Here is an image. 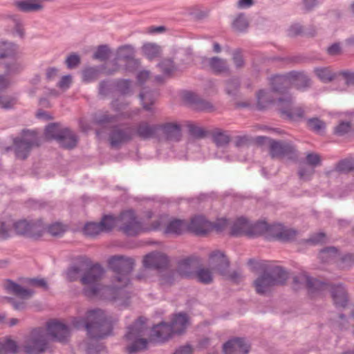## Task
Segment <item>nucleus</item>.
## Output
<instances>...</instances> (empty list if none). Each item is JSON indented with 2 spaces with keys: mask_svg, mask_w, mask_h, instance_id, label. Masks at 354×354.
<instances>
[{
  "mask_svg": "<svg viewBox=\"0 0 354 354\" xmlns=\"http://www.w3.org/2000/svg\"><path fill=\"white\" fill-rule=\"evenodd\" d=\"M178 275L186 278H190L194 275L193 259L187 258L180 261L176 271H166L161 276L160 283L162 286H170L174 283Z\"/></svg>",
  "mask_w": 354,
  "mask_h": 354,
  "instance_id": "nucleus-10",
  "label": "nucleus"
},
{
  "mask_svg": "<svg viewBox=\"0 0 354 354\" xmlns=\"http://www.w3.org/2000/svg\"><path fill=\"white\" fill-rule=\"evenodd\" d=\"M338 255V251L335 247H330L323 249L319 254L322 260H327L328 259H333Z\"/></svg>",
  "mask_w": 354,
  "mask_h": 354,
  "instance_id": "nucleus-46",
  "label": "nucleus"
},
{
  "mask_svg": "<svg viewBox=\"0 0 354 354\" xmlns=\"http://www.w3.org/2000/svg\"><path fill=\"white\" fill-rule=\"evenodd\" d=\"M15 150L17 158L25 159L28 157L31 148L39 145L37 133L35 131L24 130L21 138L14 140Z\"/></svg>",
  "mask_w": 354,
  "mask_h": 354,
  "instance_id": "nucleus-12",
  "label": "nucleus"
},
{
  "mask_svg": "<svg viewBox=\"0 0 354 354\" xmlns=\"http://www.w3.org/2000/svg\"><path fill=\"white\" fill-rule=\"evenodd\" d=\"M248 26L245 17L243 15H239L233 21V28L237 31L245 30Z\"/></svg>",
  "mask_w": 354,
  "mask_h": 354,
  "instance_id": "nucleus-45",
  "label": "nucleus"
},
{
  "mask_svg": "<svg viewBox=\"0 0 354 354\" xmlns=\"http://www.w3.org/2000/svg\"><path fill=\"white\" fill-rule=\"evenodd\" d=\"M45 137L47 139H54L66 149L73 148L77 142L75 134L68 128H62L59 124L52 123L48 124L45 130Z\"/></svg>",
  "mask_w": 354,
  "mask_h": 354,
  "instance_id": "nucleus-9",
  "label": "nucleus"
},
{
  "mask_svg": "<svg viewBox=\"0 0 354 354\" xmlns=\"http://www.w3.org/2000/svg\"><path fill=\"white\" fill-rule=\"evenodd\" d=\"M131 84L129 80H120L117 82V89L122 95L128 94L131 91Z\"/></svg>",
  "mask_w": 354,
  "mask_h": 354,
  "instance_id": "nucleus-50",
  "label": "nucleus"
},
{
  "mask_svg": "<svg viewBox=\"0 0 354 354\" xmlns=\"http://www.w3.org/2000/svg\"><path fill=\"white\" fill-rule=\"evenodd\" d=\"M209 264L212 270L218 272L222 275H225L227 272L230 262L223 252L216 250L212 252L209 256Z\"/></svg>",
  "mask_w": 354,
  "mask_h": 354,
  "instance_id": "nucleus-16",
  "label": "nucleus"
},
{
  "mask_svg": "<svg viewBox=\"0 0 354 354\" xmlns=\"http://www.w3.org/2000/svg\"><path fill=\"white\" fill-rule=\"evenodd\" d=\"M140 99L142 102L143 108L151 111L153 110L152 105L154 102V98L152 93L151 92H141L140 94Z\"/></svg>",
  "mask_w": 354,
  "mask_h": 354,
  "instance_id": "nucleus-39",
  "label": "nucleus"
},
{
  "mask_svg": "<svg viewBox=\"0 0 354 354\" xmlns=\"http://www.w3.org/2000/svg\"><path fill=\"white\" fill-rule=\"evenodd\" d=\"M330 292L335 306L340 307L346 306L348 298L346 291L342 284L331 286Z\"/></svg>",
  "mask_w": 354,
  "mask_h": 354,
  "instance_id": "nucleus-26",
  "label": "nucleus"
},
{
  "mask_svg": "<svg viewBox=\"0 0 354 354\" xmlns=\"http://www.w3.org/2000/svg\"><path fill=\"white\" fill-rule=\"evenodd\" d=\"M242 222L245 223H250L245 218L240 217L236 220V221L234 223L232 230H231V234L233 236H239V235H246L248 236V232L245 231H240L239 232H235V230H241L243 228H244V225L242 223Z\"/></svg>",
  "mask_w": 354,
  "mask_h": 354,
  "instance_id": "nucleus-42",
  "label": "nucleus"
},
{
  "mask_svg": "<svg viewBox=\"0 0 354 354\" xmlns=\"http://www.w3.org/2000/svg\"><path fill=\"white\" fill-rule=\"evenodd\" d=\"M188 317L185 313H178L175 315L171 321V326L174 334L183 333L188 325Z\"/></svg>",
  "mask_w": 354,
  "mask_h": 354,
  "instance_id": "nucleus-27",
  "label": "nucleus"
},
{
  "mask_svg": "<svg viewBox=\"0 0 354 354\" xmlns=\"http://www.w3.org/2000/svg\"><path fill=\"white\" fill-rule=\"evenodd\" d=\"M250 350V345L243 338L230 339L223 346L224 354H247Z\"/></svg>",
  "mask_w": 354,
  "mask_h": 354,
  "instance_id": "nucleus-18",
  "label": "nucleus"
},
{
  "mask_svg": "<svg viewBox=\"0 0 354 354\" xmlns=\"http://www.w3.org/2000/svg\"><path fill=\"white\" fill-rule=\"evenodd\" d=\"M211 136L217 147H225L230 141V136L227 132L220 129H214Z\"/></svg>",
  "mask_w": 354,
  "mask_h": 354,
  "instance_id": "nucleus-31",
  "label": "nucleus"
},
{
  "mask_svg": "<svg viewBox=\"0 0 354 354\" xmlns=\"http://www.w3.org/2000/svg\"><path fill=\"white\" fill-rule=\"evenodd\" d=\"M159 131L162 136L169 141L178 142L182 137V129L180 124L177 122H167L159 124Z\"/></svg>",
  "mask_w": 354,
  "mask_h": 354,
  "instance_id": "nucleus-19",
  "label": "nucleus"
},
{
  "mask_svg": "<svg viewBox=\"0 0 354 354\" xmlns=\"http://www.w3.org/2000/svg\"><path fill=\"white\" fill-rule=\"evenodd\" d=\"M133 134V130L130 128L121 129L119 127H115L109 134L110 144L112 147L118 148L131 140Z\"/></svg>",
  "mask_w": 354,
  "mask_h": 354,
  "instance_id": "nucleus-15",
  "label": "nucleus"
},
{
  "mask_svg": "<svg viewBox=\"0 0 354 354\" xmlns=\"http://www.w3.org/2000/svg\"><path fill=\"white\" fill-rule=\"evenodd\" d=\"M109 49L106 45L100 46L93 55V57L101 61H104L109 57Z\"/></svg>",
  "mask_w": 354,
  "mask_h": 354,
  "instance_id": "nucleus-49",
  "label": "nucleus"
},
{
  "mask_svg": "<svg viewBox=\"0 0 354 354\" xmlns=\"http://www.w3.org/2000/svg\"><path fill=\"white\" fill-rule=\"evenodd\" d=\"M272 90H260L257 95V108L263 110L273 103H277L281 115L291 120H297L304 116V109L294 106L292 96L288 89L294 86L298 89L306 88L309 84L308 77L303 73L291 71L286 75H277L270 80Z\"/></svg>",
  "mask_w": 354,
  "mask_h": 354,
  "instance_id": "nucleus-2",
  "label": "nucleus"
},
{
  "mask_svg": "<svg viewBox=\"0 0 354 354\" xmlns=\"http://www.w3.org/2000/svg\"><path fill=\"white\" fill-rule=\"evenodd\" d=\"M4 287L8 292L12 293L21 299H28L34 293L33 291L29 289H26L10 280H8L6 282Z\"/></svg>",
  "mask_w": 354,
  "mask_h": 354,
  "instance_id": "nucleus-28",
  "label": "nucleus"
},
{
  "mask_svg": "<svg viewBox=\"0 0 354 354\" xmlns=\"http://www.w3.org/2000/svg\"><path fill=\"white\" fill-rule=\"evenodd\" d=\"M70 335L68 326L58 320H50L46 323V328H33L24 342V351L26 354H41L45 352L50 341L65 342Z\"/></svg>",
  "mask_w": 354,
  "mask_h": 354,
  "instance_id": "nucleus-3",
  "label": "nucleus"
},
{
  "mask_svg": "<svg viewBox=\"0 0 354 354\" xmlns=\"http://www.w3.org/2000/svg\"><path fill=\"white\" fill-rule=\"evenodd\" d=\"M17 50V47L13 43L6 41L0 43V58L13 59Z\"/></svg>",
  "mask_w": 354,
  "mask_h": 354,
  "instance_id": "nucleus-32",
  "label": "nucleus"
},
{
  "mask_svg": "<svg viewBox=\"0 0 354 354\" xmlns=\"http://www.w3.org/2000/svg\"><path fill=\"white\" fill-rule=\"evenodd\" d=\"M288 278V273L280 267H276L270 272H264L254 281L256 291L259 295L269 292L277 284H283Z\"/></svg>",
  "mask_w": 354,
  "mask_h": 354,
  "instance_id": "nucleus-8",
  "label": "nucleus"
},
{
  "mask_svg": "<svg viewBox=\"0 0 354 354\" xmlns=\"http://www.w3.org/2000/svg\"><path fill=\"white\" fill-rule=\"evenodd\" d=\"M115 120V117L109 116L107 113H104L102 115L95 118V122L99 124H104L109 123Z\"/></svg>",
  "mask_w": 354,
  "mask_h": 354,
  "instance_id": "nucleus-60",
  "label": "nucleus"
},
{
  "mask_svg": "<svg viewBox=\"0 0 354 354\" xmlns=\"http://www.w3.org/2000/svg\"><path fill=\"white\" fill-rule=\"evenodd\" d=\"M228 224V221L226 218H221L212 223V230L214 229L217 232L223 231Z\"/></svg>",
  "mask_w": 354,
  "mask_h": 354,
  "instance_id": "nucleus-58",
  "label": "nucleus"
},
{
  "mask_svg": "<svg viewBox=\"0 0 354 354\" xmlns=\"http://www.w3.org/2000/svg\"><path fill=\"white\" fill-rule=\"evenodd\" d=\"M168 263L169 260L165 254L156 251L150 252L143 257L142 264L145 269L138 274L137 277L142 279L145 278L147 269L160 270L166 268Z\"/></svg>",
  "mask_w": 354,
  "mask_h": 354,
  "instance_id": "nucleus-13",
  "label": "nucleus"
},
{
  "mask_svg": "<svg viewBox=\"0 0 354 354\" xmlns=\"http://www.w3.org/2000/svg\"><path fill=\"white\" fill-rule=\"evenodd\" d=\"M239 86V80L236 78H233L227 82L226 91L227 94L230 95H235L238 88Z\"/></svg>",
  "mask_w": 354,
  "mask_h": 354,
  "instance_id": "nucleus-51",
  "label": "nucleus"
},
{
  "mask_svg": "<svg viewBox=\"0 0 354 354\" xmlns=\"http://www.w3.org/2000/svg\"><path fill=\"white\" fill-rule=\"evenodd\" d=\"M120 221L122 222L121 229L127 236L160 230L165 225L163 232L166 234L180 235L187 230V223L185 221L176 218L169 220L167 215L160 216L151 225L146 226L137 219L134 211L131 209L126 210L121 216Z\"/></svg>",
  "mask_w": 354,
  "mask_h": 354,
  "instance_id": "nucleus-4",
  "label": "nucleus"
},
{
  "mask_svg": "<svg viewBox=\"0 0 354 354\" xmlns=\"http://www.w3.org/2000/svg\"><path fill=\"white\" fill-rule=\"evenodd\" d=\"M351 129V124L348 122H340L335 129V133L338 136H343Z\"/></svg>",
  "mask_w": 354,
  "mask_h": 354,
  "instance_id": "nucleus-55",
  "label": "nucleus"
},
{
  "mask_svg": "<svg viewBox=\"0 0 354 354\" xmlns=\"http://www.w3.org/2000/svg\"><path fill=\"white\" fill-rule=\"evenodd\" d=\"M134 260L124 256H113L109 260L110 268L115 273V279L113 286H101L98 281L104 273L100 264H91V261L80 257L75 265L70 267L66 271V277L73 281L79 278L80 273L85 271L80 281L85 286L84 294L88 297H98L101 299L115 301L127 297V292L124 290L130 282L129 274L134 267Z\"/></svg>",
  "mask_w": 354,
  "mask_h": 354,
  "instance_id": "nucleus-1",
  "label": "nucleus"
},
{
  "mask_svg": "<svg viewBox=\"0 0 354 354\" xmlns=\"http://www.w3.org/2000/svg\"><path fill=\"white\" fill-rule=\"evenodd\" d=\"M159 129V124H149L147 122H141L137 127L136 133L142 139H149L155 136Z\"/></svg>",
  "mask_w": 354,
  "mask_h": 354,
  "instance_id": "nucleus-23",
  "label": "nucleus"
},
{
  "mask_svg": "<svg viewBox=\"0 0 354 354\" xmlns=\"http://www.w3.org/2000/svg\"><path fill=\"white\" fill-rule=\"evenodd\" d=\"M158 67L165 75H171L176 70V68L174 66L171 59H164L158 64Z\"/></svg>",
  "mask_w": 354,
  "mask_h": 354,
  "instance_id": "nucleus-40",
  "label": "nucleus"
},
{
  "mask_svg": "<svg viewBox=\"0 0 354 354\" xmlns=\"http://www.w3.org/2000/svg\"><path fill=\"white\" fill-rule=\"evenodd\" d=\"M150 73L149 71L143 70L137 75V80L140 84H143L149 78Z\"/></svg>",
  "mask_w": 354,
  "mask_h": 354,
  "instance_id": "nucleus-61",
  "label": "nucleus"
},
{
  "mask_svg": "<svg viewBox=\"0 0 354 354\" xmlns=\"http://www.w3.org/2000/svg\"><path fill=\"white\" fill-rule=\"evenodd\" d=\"M66 230V227L60 223H55L48 227V232L53 236H59Z\"/></svg>",
  "mask_w": 354,
  "mask_h": 354,
  "instance_id": "nucleus-48",
  "label": "nucleus"
},
{
  "mask_svg": "<svg viewBox=\"0 0 354 354\" xmlns=\"http://www.w3.org/2000/svg\"><path fill=\"white\" fill-rule=\"evenodd\" d=\"M28 283L29 285H30L32 286L40 287L44 290H46L48 288L47 283L44 279H37V278L29 279L28 280Z\"/></svg>",
  "mask_w": 354,
  "mask_h": 354,
  "instance_id": "nucleus-57",
  "label": "nucleus"
},
{
  "mask_svg": "<svg viewBox=\"0 0 354 354\" xmlns=\"http://www.w3.org/2000/svg\"><path fill=\"white\" fill-rule=\"evenodd\" d=\"M307 124L311 130L319 133H322L326 127L325 123L317 118L309 119Z\"/></svg>",
  "mask_w": 354,
  "mask_h": 354,
  "instance_id": "nucleus-44",
  "label": "nucleus"
},
{
  "mask_svg": "<svg viewBox=\"0 0 354 354\" xmlns=\"http://www.w3.org/2000/svg\"><path fill=\"white\" fill-rule=\"evenodd\" d=\"M212 230V223L203 216H196L192 218L189 224L187 223V230L197 235L205 234Z\"/></svg>",
  "mask_w": 354,
  "mask_h": 354,
  "instance_id": "nucleus-20",
  "label": "nucleus"
},
{
  "mask_svg": "<svg viewBox=\"0 0 354 354\" xmlns=\"http://www.w3.org/2000/svg\"><path fill=\"white\" fill-rule=\"evenodd\" d=\"M326 236L324 233L319 232L313 235L309 239L308 242L313 244H319L324 243L326 242Z\"/></svg>",
  "mask_w": 354,
  "mask_h": 354,
  "instance_id": "nucleus-56",
  "label": "nucleus"
},
{
  "mask_svg": "<svg viewBox=\"0 0 354 354\" xmlns=\"http://www.w3.org/2000/svg\"><path fill=\"white\" fill-rule=\"evenodd\" d=\"M174 354H192V348L189 345L180 346Z\"/></svg>",
  "mask_w": 354,
  "mask_h": 354,
  "instance_id": "nucleus-64",
  "label": "nucleus"
},
{
  "mask_svg": "<svg viewBox=\"0 0 354 354\" xmlns=\"http://www.w3.org/2000/svg\"><path fill=\"white\" fill-rule=\"evenodd\" d=\"M197 279L205 284L210 283L212 281V273L208 268H199L196 273Z\"/></svg>",
  "mask_w": 354,
  "mask_h": 354,
  "instance_id": "nucleus-38",
  "label": "nucleus"
},
{
  "mask_svg": "<svg viewBox=\"0 0 354 354\" xmlns=\"http://www.w3.org/2000/svg\"><path fill=\"white\" fill-rule=\"evenodd\" d=\"M99 70L97 68L88 67L82 71V79L84 82H89L95 80L99 74Z\"/></svg>",
  "mask_w": 354,
  "mask_h": 354,
  "instance_id": "nucleus-43",
  "label": "nucleus"
},
{
  "mask_svg": "<svg viewBox=\"0 0 354 354\" xmlns=\"http://www.w3.org/2000/svg\"><path fill=\"white\" fill-rule=\"evenodd\" d=\"M135 50L131 45L120 46L117 50V59L124 60L127 62L126 71H131L137 68L140 65L138 59H134Z\"/></svg>",
  "mask_w": 354,
  "mask_h": 354,
  "instance_id": "nucleus-17",
  "label": "nucleus"
},
{
  "mask_svg": "<svg viewBox=\"0 0 354 354\" xmlns=\"http://www.w3.org/2000/svg\"><path fill=\"white\" fill-rule=\"evenodd\" d=\"M147 329L145 319L143 317L138 318L131 326L128 327L125 339L131 342V344L127 347L129 353H134L147 348L148 341L147 339L142 338Z\"/></svg>",
  "mask_w": 354,
  "mask_h": 354,
  "instance_id": "nucleus-7",
  "label": "nucleus"
},
{
  "mask_svg": "<svg viewBox=\"0 0 354 354\" xmlns=\"http://www.w3.org/2000/svg\"><path fill=\"white\" fill-rule=\"evenodd\" d=\"M335 169L338 172L348 173L354 169V162L351 159L342 160L336 165Z\"/></svg>",
  "mask_w": 354,
  "mask_h": 354,
  "instance_id": "nucleus-41",
  "label": "nucleus"
},
{
  "mask_svg": "<svg viewBox=\"0 0 354 354\" xmlns=\"http://www.w3.org/2000/svg\"><path fill=\"white\" fill-rule=\"evenodd\" d=\"M126 211L122 212L118 217H114L111 215H106L103 216L100 223H88L84 225L83 232L86 235L93 236L102 232H109L116 224H118L120 230L124 233L121 229L122 222L120 221V217Z\"/></svg>",
  "mask_w": 354,
  "mask_h": 354,
  "instance_id": "nucleus-11",
  "label": "nucleus"
},
{
  "mask_svg": "<svg viewBox=\"0 0 354 354\" xmlns=\"http://www.w3.org/2000/svg\"><path fill=\"white\" fill-rule=\"evenodd\" d=\"M315 73L317 77L324 83L331 81L336 82L337 75L333 73L330 69L328 68H317L315 70Z\"/></svg>",
  "mask_w": 354,
  "mask_h": 354,
  "instance_id": "nucleus-34",
  "label": "nucleus"
},
{
  "mask_svg": "<svg viewBox=\"0 0 354 354\" xmlns=\"http://www.w3.org/2000/svg\"><path fill=\"white\" fill-rule=\"evenodd\" d=\"M72 77L70 75L63 76L61 80L59 81L57 85L58 86L63 89H68L71 84Z\"/></svg>",
  "mask_w": 354,
  "mask_h": 354,
  "instance_id": "nucleus-59",
  "label": "nucleus"
},
{
  "mask_svg": "<svg viewBox=\"0 0 354 354\" xmlns=\"http://www.w3.org/2000/svg\"><path fill=\"white\" fill-rule=\"evenodd\" d=\"M233 60L236 67H241L243 65V57L239 50H236L234 53Z\"/></svg>",
  "mask_w": 354,
  "mask_h": 354,
  "instance_id": "nucleus-62",
  "label": "nucleus"
},
{
  "mask_svg": "<svg viewBox=\"0 0 354 354\" xmlns=\"http://www.w3.org/2000/svg\"><path fill=\"white\" fill-rule=\"evenodd\" d=\"M269 145L270 153L273 158L294 160L297 157L296 149L291 143L270 140Z\"/></svg>",
  "mask_w": 354,
  "mask_h": 354,
  "instance_id": "nucleus-14",
  "label": "nucleus"
},
{
  "mask_svg": "<svg viewBox=\"0 0 354 354\" xmlns=\"http://www.w3.org/2000/svg\"><path fill=\"white\" fill-rule=\"evenodd\" d=\"M315 173V169L312 167L301 166L299 169V176L303 180H309Z\"/></svg>",
  "mask_w": 354,
  "mask_h": 354,
  "instance_id": "nucleus-47",
  "label": "nucleus"
},
{
  "mask_svg": "<svg viewBox=\"0 0 354 354\" xmlns=\"http://www.w3.org/2000/svg\"><path fill=\"white\" fill-rule=\"evenodd\" d=\"M244 228L241 230H235V232L245 231L248 236H255L265 234H271L279 240L286 241L295 238L296 231L285 227L281 224L277 223L269 225L265 221H258L255 223L242 222Z\"/></svg>",
  "mask_w": 354,
  "mask_h": 354,
  "instance_id": "nucleus-6",
  "label": "nucleus"
},
{
  "mask_svg": "<svg viewBox=\"0 0 354 354\" xmlns=\"http://www.w3.org/2000/svg\"><path fill=\"white\" fill-rule=\"evenodd\" d=\"M44 0H19L15 3L16 7L21 12H32L41 10L43 8L42 2Z\"/></svg>",
  "mask_w": 354,
  "mask_h": 354,
  "instance_id": "nucleus-25",
  "label": "nucleus"
},
{
  "mask_svg": "<svg viewBox=\"0 0 354 354\" xmlns=\"http://www.w3.org/2000/svg\"><path fill=\"white\" fill-rule=\"evenodd\" d=\"M301 280V282L306 283L309 293L313 294L316 292H322L329 288V284L320 281L316 279H313L306 274H301L299 278L295 277L294 281L295 283Z\"/></svg>",
  "mask_w": 354,
  "mask_h": 354,
  "instance_id": "nucleus-21",
  "label": "nucleus"
},
{
  "mask_svg": "<svg viewBox=\"0 0 354 354\" xmlns=\"http://www.w3.org/2000/svg\"><path fill=\"white\" fill-rule=\"evenodd\" d=\"M176 156L179 159H200L202 157L201 147L195 140H189L187 142L186 153H178Z\"/></svg>",
  "mask_w": 354,
  "mask_h": 354,
  "instance_id": "nucleus-24",
  "label": "nucleus"
},
{
  "mask_svg": "<svg viewBox=\"0 0 354 354\" xmlns=\"http://www.w3.org/2000/svg\"><path fill=\"white\" fill-rule=\"evenodd\" d=\"M14 228L19 234L32 236L35 234L36 223L21 220L14 223Z\"/></svg>",
  "mask_w": 354,
  "mask_h": 354,
  "instance_id": "nucleus-29",
  "label": "nucleus"
},
{
  "mask_svg": "<svg viewBox=\"0 0 354 354\" xmlns=\"http://www.w3.org/2000/svg\"><path fill=\"white\" fill-rule=\"evenodd\" d=\"M144 55L149 59L152 60L159 56L160 54V48L155 44H145L142 47Z\"/></svg>",
  "mask_w": 354,
  "mask_h": 354,
  "instance_id": "nucleus-35",
  "label": "nucleus"
},
{
  "mask_svg": "<svg viewBox=\"0 0 354 354\" xmlns=\"http://www.w3.org/2000/svg\"><path fill=\"white\" fill-rule=\"evenodd\" d=\"M306 161L308 165L307 167H315L319 165L320 158L318 154L314 153H309L306 155Z\"/></svg>",
  "mask_w": 354,
  "mask_h": 354,
  "instance_id": "nucleus-52",
  "label": "nucleus"
},
{
  "mask_svg": "<svg viewBox=\"0 0 354 354\" xmlns=\"http://www.w3.org/2000/svg\"><path fill=\"white\" fill-rule=\"evenodd\" d=\"M15 104V100L10 97H0V108L3 109H12Z\"/></svg>",
  "mask_w": 354,
  "mask_h": 354,
  "instance_id": "nucleus-54",
  "label": "nucleus"
},
{
  "mask_svg": "<svg viewBox=\"0 0 354 354\" xmlns=\"http://www.w3.org/2000/svg\"><path fill=\"white\" fill-rule=\"evenodd\" d=\"M18 351V345L16 342L7 339L5 342H0V354H15Z\"/></svg>",
  "mask_w": 354,
  "mask_h": 354,
  "instance_id": "nucleus-37",
  "label": "nucleus"
},
{
  "mask_svg": "<svg viewBox=\"0 0 354 354\" xmlns=\"http://www.w3.org/2000/svg\"><path fill=\"white\" fill-rule=\"evenodd\" d=\"M336 82L342 86L337 89L339 91L346 90V87L354 84V71H342L336 76Z\"/></svg>",
  "mask_w": 354,
  "mask_h": 354,
  "instance_id": "nucleus-30",
  "label": "nucleus"
},
{
  "mask_svg": "<svg viewBox=\"0 0 354 354\" xmlns=\"http://www.w3.org/2000/svg\"><path fill=\"white\" fill-rule=\"evenodd\" d=\"M80 62V56L77 54H71L67 57L66 64L68 68H73L79 65Z\"/></svg>",
  "mask_w": 354,
  "mask_h": 354,
  "instance_id": "nucleus-53",
  "label": "nucleus"
},
{
  "mask_svg": "<svg viewBox=\"0 0 354 354\" xmlns=\"http://www.w3.org/2000/svg\"><path fill=\"white\" fill-rule=\"evenodd\" d=\"M208 63L212 70L216 73H224L228 71L226 62L217 57L209 59Z\"/></svg>",
  "mask_w": 354,
  "mask_h": 354,
  "instance_id": "nucleus-33",
  "label": "nucleus"
},
{
  "mask_svg": "<svg viewBox=\"0 0 354 354\" xmlns=\"http://www.w3.org/2000/svg\"><path fill=\"white\" fill-rule=\"evenodd\" d=\"M174 334L170 324L161 322L153 326L151 330L152 338L159 342H165Z\"/></svg>",
  "mask_w": 354,
  "mask_h": 354,
  "instance_id": "nucleus-22",
  "label": "nucleus"
},
{
  "mask_svg": "<svg viewBox=\"0 0 354 354\" xmlns=\"http://www.w3.org/2000/svg\"><path fill=\"white\" fill-rule=\"evenodd\" d=\"M6 68L8 74L17 73L21 70L20 64L16 62H13L10 64H6Z\"/></svg>",
  "mask_w": 354,
  "mask_h": 354,
  "instance_id": "nucleus-63",
  "label": "nucleus"
},
{
  "mask_svg": "<svg viewBox=\"0 0 354 354\" xmlns=\"http://www.w3.org/2000/svg\"><path fill=\"white\" fill-rule=\"evenodd\" d=\"M75 328L84 324L89 337L92 339L104 338L110 335L113 326L105 312L100 309H93L87 313L86 320L75 319L73 322Z\"/></svg>",
  "mask_w": 354,
  "mask_h": 354,
  "instance_id": "nucleus-5",
  "label": "nucleus"
},
{
  "mask_svg": "<svg viewBox=\"0 0 354 354\" xmlns=\"http://www.w3.org/2000/svg\"><path fill=\"white\" fill-rule=\"evenodd\" d=\"M187 129L189 136L193 138L192 140L203 138L208 135L207 131L195 124H189Z\"/></svg>",
  "mask_w": 354,
  "mask_h": 354,
  "instance_id": "nucleus-36",
  "label": "nucleus"
}]
</instances>
